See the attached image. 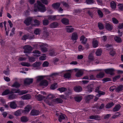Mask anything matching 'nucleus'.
<instances>
[{
    "label": "nucleus",
    "instance_id": "nucleus-14",
    "mask_svg": "<svg viewBox=\"0 0 123 123\" xmlns=\"http://www.w3.org/2000/svg\"><path fill=\"white\" fill-rule=\"evenodd\" d=\"M106 28L108 31L111 30L113 28L112 26L109 23H106L105 26Z\"/></svg>",
    "mask_w": 123,
    "mask_h": 123
},
{
    "label": "nucleus",
    "instance_id": "nucleus-5",
    "mask_svg": "<svg viewBox=\"0 0 123 123\" xmlns=\"http://www.w3.org/2000/svg\"><path fill=\"white\" fill-rule=\"evenodd\" d=\"M104 71L106 74H110L111 75H113L114 74L113 72L114 71V69H107L105 70Z\"/></svg>",
    "mask_w": 123,
    "mask_h": 123
},
{
    "label": "nucleus",
    "instance_id": "nucleus-36",
    "mask_svg": "<svg viewBox=\"0 0 123 123\" xmlns=\"http://www.w3.org/2000/svg\"><path fill=\"white\" fill-rule=\"evenodd\" d=\"M35 97L36 98H37L38 100L39 101L41 100L44 97L42 96L41 95L39 94L38 95H36Z\"/></svg>",
    "mask_w": 123,
    "mask_h": 123
},
{
    "label": "nucleus",
    "instance_id": "nucleus-50",
    "mask_svg": "<svg viewBox=\"0 0 123 123\" xmlns=\"http://www.w3.org/2000/svg\"><path fill=\"white\" fill-rule=\"evenodd\" d=\"M82 99V97L81 96H77L75 98V100L78 102L80 101Z\"/></svg>",
    "mask_w": 123,
    "mask_h": 123
},
{
    "label": "nucleus",
    "instance_id": "nucleus-61",
    "mask_svg": "<svg viewBox=\"0 0 123 123\" xmlns=\"http://www.w3.org/2000/svg\"><path fill=\"white\" fill-rule=\"evenodd\" d=\"M50 55L51 56H55L57 55L54 51H51L49 53Z\"/></svg>",
    "mask_w": 123,
    "mask_h": 123
},
{
    "label": "nucleus",
    "instance_id": "nucleus-30",
    "mask_svg": "<svg viewBox=\"0 0 123 123\" xmlns=\"http://www.w3.org/2000/svg\"><path fill=\"white\" fill-rule=\"evenodd\" d=\"M25 56H27L26 55H23L20 56L18 58V60L20 61H22L26 60V58L25 57Z\"/></svg>",
    "mask_w": 123,
    "mask_h": 123
},
{
    "label": "nucleus",
    "instance_id": "nucleus-62",
    "mask_svg": "<svg viewBox=\"0 0 123 123\" xmlns=\"http://www.w3.org/2000/svg\"><path fill=\"white\" fill-rule=\"evenodd\" d=\"M28 59L30 62H33L35 61V58L33 57H29Z\"/></svg>",
    "mask_w": 123,
    "mask_h": 123
},
{
    "label": "nucleus",
    "instance_id": "nucleus-47",
    "mask_svg": "<svg viewBox=\"0 0 123 123\" xmlns=\"http://www.w3.org/2000/svg\"><path fill=\"white\" fill-rule=\"evenodd\" d=\"M86 90L87 91L91 92L92 91V88L90 86H89L86 87Z\"/></svg>",
    "mask_w": 123,
    "mask_h": 123
},
{
    "label": "nucleus",
    "instance_id": "nucleus-52",
    "mask_svg": "<svg viewBox=\"0 0 123 123\" xmlns=\"http://www.w3.org/2000/svg\"><path fill=\"white\" fill-rule=\"evenodd\" d=\"M86 2L87 4H90L93 3L94 1L93 0H86Z\"/></svg>",
    "mask_w": 123,
    "mask_h": 123
},
{
    "label": "nucleus",
    "instance_id": "nucleus-23",
    "mask_svg": "<svg viewBox=\"0 0 123 123\" xmlns=\"http://www.w3.org/2000/svg\"><path fill=\"white\" fill-rule=\"evenodd\" d=\"M20 86V84L19 83L16 81L11 86L16 88H18Z\"/></svg>",
    "mask_w": 123,
    "mask_h": 123
},
{
    "label": "nucleus",
    "instance_id": "nucleus-19",
    "mask_svg": "<svg viewBox=\"0 0 123 123\" xmlns=\"http://www.w3.org/2000/svg\"><path fill=\"white\" fill-rule=\"evenodd\" d=\"M74 89L75 92H79L82 91V88L80 86H76L74 87Z\"/></svg>",
    "mask_w": 123,
    "mask_h": 123
},
{
    "label": "nucleus",
    "instance_id": "nucleus-40",
    "mask_svg": "<svg viewBox=\"0 0 123 123\" xmlns=\"http://www.w3.org/2000/svg\"><path fill=\"white\" fill-rule=\"evenodd\" d=\"M21 64L22 66H25L29 67L31 66V65L30 63L26 62H21Z\"/></svg>",
    "mask_w": 123,
    "mask_h": 123
},
{
    "label": "nucleus",
    "instance_id": "nucleus-58",
    "mask_svg": "<svg viewBox=\"0 0 123 123\" xmlns=\"http://www.w3.org/2000/svg\"><path fill=\"white\" fill-rule=\"evenodd\" d=\"M43 24L44 25H47L49 23V21L47 20H44L43 21Z\"/></svg>",
    "mask_w": 123,
    "mask_h": 123
},
{
    "label": "nucleus",
    "instance_id": "nucleus-10",
    "mask_svg": "<svg viewBox=\"0 0 123 123\" xmlns=\"http://www.w3.org/2000/svg\"><path fill=\"white\" fill-rule=\"evenodd\" d=\"M78 38V35L76 32L73 33L72 35L71 39L73 40H75Z\"/></svg>",
    "mask_w": 123,
    "mask_h": 123
},
{
    "label": "nucleus",
    "instance_id": "nucleus-64",
    "mask_svg": "<svg viewBox=\"0 0 123 123\" xmlns=\"http://www.w3.org/2000/svg\"><path fill=\"white\" fill-rule=\"evenodd\" d=\"M15 29L14 28H13L11 30V32L10 33V35L12 36L14 34V31Z\"/></svg>",
    "mask_w": 123,
    "mask_h": 123
},
{
    "label": "nucleus",
    "instance_id": "nucleus-43",
    "mask_svg": "<svg viewBox=\"0 0 123 123\" xmlns=\"http://www.w3.org/2000/svg\"><path fill=\"white\" fill-rule=\"evenodd\" d=\"M104 75V73L103 72H101L98 74L97 77L98 78H101L103 77Z\"/></svg>",
    "mask_w": 123,
    "mask_h": 123
},
{
    "label": "nucleus",
    "instance_id": "nucleus-54",
    "mask_svg": "<svg viewBox=\"0 0 123 123\" xmlns=\"http://www.w3.org/2000/svg\"><path fill=\"white\" fill-rule=\"evenodd\" d=\"M21 110H18L15 112L14 114L16 116H18L21 114Z\"/></svg>",
    "mask_w": 123,
    "mask_h": 123
},
{
    "label": "nucleus",
    "instance_id": "nucleus-27",
    "mask_svg": "<svg viewBox=\"0 0 123 123\" xmlns=\"http://www.w3.org/2000/svg\"><path fill=\"white\" fill-rule=\"evenodd\" d=\"M33 53L34 54L33 55L37 57L39 56H40V55L41 54L40 52L37 50L34 51Z\"/></svg>",
    "mask_w": 123,
    "mask_h": 123
},
{
    "label": "nucleus",
    "instance_id": "nucleus-44",
    "mask_svg": "<svg viewBox=\"0 0 123 123\" xmlns=\"http://www.w3.org/2000/svg\"><path fill=\"white\" fill-rule=\"evenodd\" d=\"M111 8L112 9H115L116 7V4L113 1L111 2Z\"/></svg>",
    "mask_w": 123,
    "mask_h": 123
},
{
    "label": "nucleus",
    "instance_id": "nucleus-26",
    "mask_svg": "<svg viewBox=\"0 0 123 123\" xmlns=\"http://www.w3.org/2000/svg\"><path fill=\"white\" fill-rule=\"evenodd\" d=\"M61 21L63 24L65 25H67L69 24V20L68 19L66 18H63L62 20Z\"/></svg>",
    "mask_w": 123,
    "mask_h": 123
},
{
    "label": "nucleus",
    "instance_id": "nucleus-18",
    "mask_svg": "<svg viewBox=\"0 0 123 123\" xmlns=\"http://www.w3.org/2000/svg\"><path fill=\"white\" fill-rule=\"evenodd\" d=\"M80 40L82 43L85 44L86 43L87 39L84 36H82L80 37Z\"/></svg>",
    "mask_w": 123,
    "mask_h": 123
},
{
    "label": "nucleus",
    "instance_id": "nucleus-60",
    "mask_svg": "<svg viewBox=\"0 0 123 123\" xmlns=\"http://www.w3.org/2000/svg\"><path fill=\"white\" fill-rule=\"evenodd\" d=\"M49 63L47 62H45L43 64V67H46L48 66Z\"/></svg>",
    "mask_w": 123,
    "mask_h": 123
},
{
    "label": "nucleus",
    "instance_id": "nucleus-39",
    "mask_svg": "<svg viewBox=\"0 0 123 123\" xmlns=\"http://www.w3.org/2000/svg\"><path fill=\"white\" fill-rule=\"evenodd\" d=\"M60 6V4L57 3L54 4L52 5L53 7L55 9H58Z\"/></svg>",
    "mask_w": 123,
    "mask_h": 123
},
{
    "label": "nucleus",
    "instance_id": "nucleus-4",
    "mask_svg": "<svg viewBox=\"0 0 123 123\" xmlns=\"http://www.w3.org/2000/svg\"><path fill=\"white\" fill-rule=\"evenodd\" d=\"M24 49V52L25 53H30L32 50V48L30 45H26L23 47Z\"/></svg>",
    "mask_w": 123,
    "mask_h": 123
},
{
    "label": "nucleus",
    "instance_id": "nucleus-37",
    "mask_svg": "<svg viewBox=\"0 0 123 123\" xmlns=\"http://www.w3.org/2000/svg\"><path fill=\"white\" fill-rule=\"evenodd\" d=\"M10 93V92L9 90L7 89L4 91L2 93V95L5 96L8 94Z\"/></svg>",
    "mask_w": 123,
    "mask_h": 123
},
{
    "label": "nucleus",
    "instance_id": "nucleus-12",
    "mask_svg": "<svg viewBox=\"0 0 123 123\" xmlns=\"http://www.w3.org/2000/svg\"><path fill=\"white\" fill-rule=\"evenodd\" d=\"M92 43V46L94 48H96L98 46V42L97 40L95 39H93Z\"/></svg>",
    "mask_w": 123,
    "mask_h": 123
},
{
    "label": "nucleus",
    "instance_id": "nucleus-7",
    "mask_svg": "<svg viewBox=\"0 0 123 123\" xmlns=\"http://www.w3.org/2000/svg\"><path fill=\"white\" fill-rule=\"evenodd\" d=\"M75 71H77V73L76 74V76L77 77H80L83 74L82 71L81 70H79L77 69H74Z\"/></svg>",
    "mask_w": 123,
    "mask_h": 123
},
{
    "label": "nucleus",
    "instance_id": "nucleus-8",
    "mask_svg": "<svg viewBox=\"0 0 123 123\" xmlns=\"http://www.w3.org/2000/svg\"><path fill=\"white\" fill-rule=\"evenodd\" d=\"M32 20L31 17L28 18H26L24 21V23L27 25H29L31 23Z\"/></svg>",
    "mask_w": 123,
    "mask_h": 123
},
{
    "label": "nucleus",
    "instance_id": "nucleus-2",
    "mask_svg": "<svg viewBox=\"0 0 123 123\" xmlns=\"http://www.w3.org/2000/svg\"><path fill=\"white\" fill-rule=\"evenodd\" d=\"M11 92L13 93H18L19 95H21L27 93L28 91L25 90L20 91L18 89L13 88L11 90Z\"/></svg>",
    "mask_w": 123,
    "mask_h": 123
},
{
    "label": "nucleus",
    "instance_id": "nucleus-63",
    "mask_svg": "<svg viewBox=\"0 0 123 123\" xmlns=\"http://www.w3.org/2000/svg\"><path fill=\"white\" fill-rule=\"evenodd\" d=\"M120 77V76L119 75H118L117 76H115L113 78V81H116Z\"/></svg>",
    "mask_w": 123,
    "mask_h": 123
},
{
    "label": "nucleus",
    "instance_id": "nucleus-38",
    "mask_svg": "<svg viewBox=\"0 0 123 123\" xmlns=\"http://www.w3.org/2000/svg\"><path fill=\"white\" fill-rule=\"evenodd\" d=\"M114 105L113 103H110L107 104L105 106V107L106 108H109L112 107Z\"/></svg>",
    "mask_w": 123,
    "mask_h": 123
},
{
    "label": "nucleus",
    "instance_id": "nucleus-41",
    "mask_svg": "<svg viewBox=\"0 0 123 123\" xmlns=\"http://www.w3.org/2000/svg\"><path fill=\"white\" fill-rule=\"evenodd\" d=\"M37 82H38L41 81L44 78L43 76H39L36 77Z\"/></svg>",
    "mask_w": 123,
    "mask_h": 123
},
{
    "label": "nucleus",
    "instance_id": "nucleus-9",
    "mask_svg": "<svg viewBox=\"0 0 123 123\" xmlns=\"http://www.w3.org/2000/svg\"><path fill=\"white\" fill-rule=\"evenodd\" d=\"M41 65V63L39 62H36L32 64V66L33 67L36 68V69H40V66Z\"/></svg>",
    "mask_w": 123,
    "mask_h": 123
},
{
    "label": "nucleus",
    "instance_id": "nucleus-15",
    "mask_svg": "<svg viewBox=\"0 0 123 123\" xmlns=\"http://www.w3.org/2000/svg\"><path fill=\"white\" fill-rule=\"evenodd\" d=\"M48 82L45 80H42L41 82L40 85L41 86H47L48 84Z\"/></svg>",
    "mask_w": 123,
    "mask_h": 123
},
{
    "label": "nucleus",
    "instance_id": "nucleus-11",
    "mask_svg": "<svg viewBox=\"0 0 123 123\" xmlns=\"http://www.w3.org/2000/svg\"><path fill=\"white\" fill-rule=\"evenodd\" d=\"M66 30L67 32L68 33L72 32L73 31L74 29L71 26H67L66 27Z\"/></svg>",
    "mask_w": 123,
    "mask_h": 123
},
{
    "label": "nucleus",
    "instance_id": "nucleus-3",
    "mask_svg": "<svg viewBox=\"0 0 123 123\" xmlns=\"http://www.w3.org/2000/svg\"><path fill=\"white\" fill-rule=\"evenodd\" d=\"M37 45L40 46L41 48L42 51L43 52H46L47 51V47L48 45L46 44L43 43H37Z\"/></svg>",
    "mask_w": 123,
    "mask_h": 123
},
{
    "label": "nucleus",
    "instance_id": "nucleus-53",
    "mask_svg": "<svg viewBox=\"0 0 123 123\" xmlns=\"http://www.w3.org/2000/svg\"><path fill=\"white\" fill-rule=\"evenodd\" d=\"M98 27L100 30L103 29L104 27L103 24L100 23H98Z\"/></svg>",
    "mask_w": 123,
    "mask_h": 123
},
{
    "label": "nucleus",
    "instance_id": "nucleus-56",
    "mask_svg": "<svg viewBox=\"0 0 123 123\" xmlns=\"http://www.w3.org/2000/svg\"><path fill=\"white\" fill-rule=\"evenodd\" d=\"M104 105L103 104H101V105L99 107L98 105L95 107L96 108H99L100 109H102L104 107Z\"/></svg>",
    "mask_w": 123,
    "mask_h": 123
},
{
    "label": "nucleus",
    "instance_id": "nucleus-45",
    "mask_svg": "<svg viewBox=\"0 0 123 123\" xmlns=\"http://www.w3.org/2000/svg\"><path fill=\"white\" fill-rule=\"evenodd\" d=\"M34 23H35V24L32 25L33 26H38L39 25L40 23V22L38 20L36 19L34 20Z\"/></svg>",
    "mask_w": 123,
    "mask_h": 123
},
{
    "label": "nucleus",
    "instance_id": "nucleus-55",
    "mask_svg": "<svg viewBox=\"0 0 123 123\" xmlns=\"http://www.w3.org/2000/svg\"><path fill=\"white\" fill-rule=\"evenodd\" d=\"M16 97V95L15 94H12L9 96V98L11 99H13Z\"/></svg>",
    "mask_w": 123,
    "mask_h": 123
},
{
    "label": "nucleus",
    "instance_id": "nucleus-59",
    "mask_svg": "<svg viewBox=\"0 0 123 123\" xmlns=\"http://www.w3.org/2000/svg\"><path fill=\"white\" fill-rule=\"evenodd\" d=\"M98 13L99 17H102L103 16V14L102 12L100 10L98 11Z\"/></svg>",
    "mask_w": 123,
    "mask_h": 123
},
{
    "label": "nucleus",
    "instance_id": "nucleus-25",
    "mask_svg": "<svg viewBox=\"0 0 123 123\" xmlns=\"http://www.w3.org/2000/svg\"><path fill=\"white\" fill-rule=\"evenodd\" d=\"M72 71V70H70L69 72L65 74L64 75V77L66 78H69L70 77Z\"/></svg>",
    "mask_w": 123,
    "mask_h": 123
},
{
    "label": "nucleus",
    "instance_id": "nucleus-6",
    "mask_svg": "<svg viewBox=\"0 0 123 123\" xmlns=\"http://www.w3.org/2000/svg\"><path fill=\"white\" fill-rule=\"evenodd\" d=\"M62 100L60 98H57L52 100L51 103H62Z\"/></svg>",
    "mask_w": 123,
    "mask_h": 123
},
{
    "label": "nucleus",
    "instance_id": "nucleus-20",
    "mask_svg": "<svg viewBox=\"0 0 123 123\" xmlns=\"http://www.w3.org/2000/svg\"><path fill=\"white\" fill-rule=\"evenodd\" d=\"M30 98V95L29 94H28L23 95L21 97V98L23 100L28 99Z\"/></svg>",
    "mask_w": 123,
    "mask_h": 123
},
{
    "label": "nucleus",
    "instance_id": "nucleus-29",
    "mask_svg": "<svg viewBox=\"0 0 123 123\" xmlns=\"http://www.w3.org/2000/svg\"><path fill=\"white\" fill-rule=\"evenodd\" d=\"M21 120L22 122L25 123L28 120V119L27 117L23 116L21 117Z\"/></svg>",
    "mask_w": 123,
    "mask_h": 123
},
{
    "label": "nucleus",
    "instance_id": "nucleus-46",
    "mask_svg": "<svg viewBox=\"0 0 123 123\" xmlns=\"http://www.w3.org/2000/svg\"><path fill=\"white\" fill-rule=\"evenodd\" d=\"M57 85L56 83H55L52 85L50 87V88L51 89L54 90L57 88Z\"/></svg>",
    "mask_w": 123,
    "mask_h": 123
},
{
    "label": "nucleus",
    "instance_id": "nucleus-21",
    "mask_svg": "<svg viewBox=\"0 0 123 123\" xmlns=\"http://www.w3.org/2000/svg\"><path fill=\"white\" fill-rule=\"evenodd\" d=\"M58 26V24L56 22H54L51 24L49 25V27L51 28H56Z\"/></svg>",
    "mask_w": 123,
    "mask_h": 123
},
{
    "label": "nucleus",
    "instance_id": "nucleus-22",
    "mask_svg": "<svg viewBox=\"0 0 123 123\" xmlns=\"http://www.w3.org/2000/svg\"><path fill=\"white\" fill-rule=\"evenodd\" d=\"M66 116L63 114H61L58 117V120L60 122H61L62 120H64L65 119Z\"/></svg>",
    "mask_w": 123,
    "mask_h": 123
},
{
    "label": "nucleus",
    "instance_id": "nucleus-28",
    "mask_svg": "<svg viewBox=\"0 0 123 123\" xmlns=\"http://www.w3.org/2000/svg\"><path fill=\"white\" fill-rule=\"evenodd\" d=\"M102 53V50L100 49H97L95 53L96 54L97 56L101 55Z\"/></svg>",
    "mask_w": 123,
    "mask_h": 123
},
{
    "label": "nucleus",
    "instance_id": "nucleus-16",
    "mask_svg": "<svg viewBox=\"0 0 123 123\" xmlns=\"http://www.w3.org/2000/svg\"><path fill=\"white\" fill-rule=\"evenodd\" d=\"M99 88L98 87H97L95 89V92H97L98 94H97V96L98 97H100L101 95H104L105 94V93L104 92H101L99 91Z\"/></svg>",
    "mask_w": 123,
    "mask_h": 123
},
{
    "label": "nucleus",
    "instance_id": "nucleus-51",
    "mask_svg": "<svg viewBox=\"0 0 123 123\" xmlns=\"http://www.w3.org/2000/svg\"><path fill=\"white\" fill-rule=\"evenodd\" d=\"M54 96L52 94H50L47 96V99L48 100H51L54 98Z\"/></svg>",
    "mask_w": 123,
    "mask_h": 123
},
{
    "label": "nucleus",
    "instance_id": "nucleus-1",
    "mask_svg": "<svg viewBox=\"0 0 123 123\" xmlns=\"http://www.w3.org/2000/svg\"><path fill=\"white\" fill-rule=\"evenodd\" d=\"M34 10L35 12H44L46 11V9L44 5H43L40 1H37V3L34 5Z\"/></svg>",
    "mask_w": 123,
    "mask_h": 123
},
{
    "label": "nucleus",
    "instance_id": "nucleus-31",
    "mask_svg": "<svg viewBox=\"0 0 123 123\" xmlns=\"http://www.w3.org/2000/svg\"><path fill=\"white\" fill-rule=\"evenodd\" d=\"M121 108V106L119 105H116L113 109V111H118Z\"/></svg>",
    "mask_w": 123,
    "mask_h": 123
},
{
    "label": "nucleus",
    "instance_id": "nucleus-49",
    "mask_svg": "<svg viewBox=\"0 0 123 123\" xmlns=\"http://www.w3.org/2000/svg\"><path fill=\"white\" fill-rule=\"evenodd\" d=\"M58 90L60 92H62L66 91V89L64 87H61L58 88Z\"/></svg>",
    "mask_w": 123,
    "mask_h": 123
},
{
    "label": "nucleus",
    "instance_id": "nucleus-32",
    "mask_svg": "<svg viewBox=\"0 0 123 123\" xmlns=\"http://www.w3.org/2000/svg\"><path fill=\"white\" fill-rule=\"evenodd\" d=\"M10 106L13 109L16 108L17 107V105L15 102H12L11 103Z\"/></svg>",
    "mask_w": 123,
    "mask_h": 123
},
{
    "label": "nucleus",
    "instance_id": "nucleus-35",
    "mask_svg": "<svg viewBox=\"0 0 123 123\" xmlns=\"http://www.w3.org/2000/svg\"><path fill=\"white\" fill-rule=\"evenodd\" d=\"M123 89V86L121 85L118 87L116 89V90L117 92H119Z\"/></svg>",
    "mask_w": 123,
    "mask_h": 123
},
{
    "label": "nucleus",
    "instance_id": "nucleus-17",
    "mask_svg": "<svg viewBox=\"0 0 123 123\" xmlns=\"http://www.w3.org/2000/svg\"><path fill=\"white\" fill-rule=\"evenodd\" d=\"M39 111L35 110H32L31 112V115L33 116H37L39 114Z\"/></svg>",
    "mask_w": 123,
    "mask_h": 123
},
{
    "label": "nucleus",
    "instance_id": "nucleus-48",
    "mask_svg": "<svg viewBox=\"0 0 123 123\" xmlns=\"http://www.w3.org/2000/svg\"><path fill=\"white\" fill-rule=\"evenodd\" d=\"M41 30L38 29H36L34 31V33L36 35L39 34L40 33Z\"/></svg>",
    "mask_w": 123,
    "mask_h": 123
},
{
    "label": "nucleus",
    "instance_id": "nucleus-42",
    "mask_svg": "<svg viewBox=\"0 0 123 123\" xmlns=\"http://www.w3.org/2000/svg\"><path fill=\"white\" fill-rule=\"evenodd\" d=\"M88 59L89 60L92 61L94 59L93 55L92 53H91L88 55Z\"/></svg>",
    "mask_w": 123,
    "mask_h": 123
},
{
    "label": "nucleus",
    "instance_id": "nucleus-24",
    "mask_svg": "<svg viewBox=\"0 0 123 123\" xmlns=\"http://www.w3.org/2000/svg\"><path fill=\"white\" fill-rule=\"evenodd\" d=\"M33 82V79H32L27 78L25 79L24 81L25 84H30L32 83Z\"/></svg>",
    "mask_w": 123,
    "mask_h": 123
},
{
    "label": "nucleus",
    "instance_id": "nucleus-34",
    "mask_svg": "<svg viewBox=\"0 0 123 123\" xmlns=\"http://www.w3.org/2000/svg\"><path fill=\"white\" fill-rule=\"evenodd\" d=\"M115 40L117 43H120L122 42V40L119 37L116 36L114 37Z\"/></svg>",
    "mask_w": 123,
    "mask_h": 123
},
{
    "label": "nucleus",
    "instance_id": "nucleus-57",
    "mask_svg": "<svg viewBox=\"0 0 123 123\" xmlns=\"http://www.w3.org/2000/svg\"><path fill=\"white\" fill-rule=\"evenodd\" d=\"M112 20L113 23L115 24H117L118 23V20L115 18H113L112 19Z\"/></svg>",
    "mask_w": 123,
    "mask_h": 123
},
{
    "label": "nucleus",
    "instance_id": "nucleus-13",
    "mask_svg": "<svg viewBox=\"0 0 123 123\" xmlns=\"http://www.w3.org/2000/svg\"><path fill=\"white\" fill-rule=\"evenodd\" d=\"M31 109V107L30 106L27 105L25 108V110L23 111V112L25 114L27 113Z\"/></svg>",
    "mask_w": 123,
    "mask_h": 123
},
{
    "label": "nucleus",
    "instance_id": "nucleus-33",
    "mask_svg": "<svg viewBox=\"0 0 123 123\" xmlns=\"http://www.w3.org/2000/svg\"><path fill=\"white\" fill-rule=\"evenodd\" d=\"M57 18L55 16H48V19L50 20H55V19Z\"/></svg>",
    "mask_w": 123,
    "mask_h": 123
}]
</instances>
